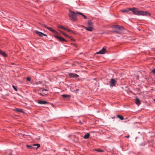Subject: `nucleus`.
<instances>
[{
    "label": "nucleus",
    "instance_id": "nucleus-12",
    "mask_svg": "<svg viewBox=\"0 0 155 155\" xmlns=\"http://www.w3.org/2000/svg\"><path fill=\"white\" fill-rule=\"evenodd\" d=\"M113 28L117 29H120L121 28H123V27L118 25H115L113 26Z\"/></svg>",
    "mask_w": 155,
    "mask_h": 155
},
{
    "label": "nucleus",
    "instance_id": "nucleus-4",
    "mask_svg": "<svg viewBox=\"0 0 155 155\" xmlns=\"http://www.w3.org/2000/svg\"><path fill=\"white\" fill-rule=\"evenodd\" d=\"M110 87H113L115 86L117 83V81L114 79L111 78L110 82Z\"/></svg>",
    "mask_w": 155,
    "mask_h": 155
},
{
    "label": "nucleus",
    "instance_id": "nucleus-29",
    "mask_svg": "<svg viewBox=\"0 0 155 155\" xmlns=\"http://www.w3.org/2000/svg\"><path fill=\"white\" fill-rule=\"evenodd\" d=\"M27 80L28 81H30L31 80V78L30 77H27L26 78Z\"/></svg>",
    "mask_w": 155,
    "mask_h": 155
},
{
    "label": "nucleus",
    "instance_id": "nucleus-31",
    "mask_svg": "<svg viewBox=\"0 0 155 155\" xmlns=\"http://www.w3.org/2000/svg\"><path fill=\"white\" fill-rule=\"evenodd\" d=\"M71 33L73 34H76V33L75 32V31H73L72 30V31L71 32Z\"/></svg>",
    "mask_w": 155,
    "mask_h": 155
},
{
    "label": "nucleus",
    "instance_id": "nucleus-16",
    "mask_svg": "<svg viewBox=\"0 0 155 155\" xmlns=\"http://www.w3.org/2000/svg\"><path fill=\"white\" fill-rule=\"evenodd\" d=\"M85 29L87 31H92L93 30V27H88L87 28H86Z\"/></svg>",
    "mask_w": 155,
    "mask_h": 155
},
{
    "label": "nucleus",
    "instance_id": "nucleus-8",
    "mask_svg": "<svg viewBox=\"0 0 155 155\" xmlns=\"http://www.w3.org/2000/svg\"><path fill=\"white\" fill-rule=\"evenodd\" d=\"M48 90L45 89H42V92L40 94L42 96H46L48 94Z\"/></svg>",
    "mask_w": 155,
    "mask_h": 155
},
{
    "label": "nucleus",
    "instance_id": "nucleus-14",
    "mask_svg": "<svg viewBox=\"0 0 155 155\" xmlns=\"http://www.w3.org/2000/svg\"><path fill=\"white\" fill-rule=\"evenodd\" d=\"M87 25L88 27H93V23L91 20L88 21L87 22Z\"/></svg>",
    "mask_w": 155,
    "mask_h": 155
},
{
    "label": "nucleus",
    "instance_id": "nucleus-6",
    "mask_svg": "<svg viewBox=\"0 0 155 155\" xmlns=\"http://www.w3.org/2000/svg\"><path fill=\"white\" fill-rule=\"evenodd\" d=\"M35 34H38V36L40 37H43L44 36H46V37H47V36L46 35L43 33L39 32L37 30H35Z\"/></svg>",
    "mask_w": 155,
    "mask_h": 155
},
{
    "label": "nucleus",
    "instance_id": "nucleus-36",
    "mask_svg": "<svg viewBox=\"0 0 155 155\" xmlns=\"http://www.w3.org/2000/svg\"><path fill=\"white\" fill-rule=\"evenodd\" d=\"M10 155H12V154H10Z\"/></svg>",
    "mask_w": 155,
    "mask_h": 155
},
{
    "label": "nucleus",
    "instance_id": "nucleus-7",
    "mask_svg": "<svg viewBox=\"0 0 155 155\" xmlns=\"http://www.w3.org/2000/svg\"><path fill=\"white\" fill-rule=\"evenodd\" d=\"M54 36L55 38L58 39L59 41L67 42V41L62 37H61L56 35H54Z\"/></svg>",
    "mask_w": 155,
    "mask_h": 155
},
{
    "label": "nucleus",
    "instance_id": "nucleus-20",
    "mask_svg": "<svg viewBox=\"0 0 155 155\" xmlns=\"http://www.w3.org/2000/svg\"><path fill=\"white\" fill-rule=\"evenodd\" d=\"M90 136V134L88 133L86 134L84 137V139H87L89 138Z\"/></svg>",
    "mask_w": 155,
    "mask_h": 155
},
{
    "label": "nucleus",
    "instance_id": "nucleus-26",
    "mask_svg": "<svg viewBox=\"0 0 155 155\" xmlns=\"http://www.w3.org/2000/svg\"><path fill=\"white\" fill-rule=\"evenodd\" d=\"M66 29H65V30L67 31L68 32H71V31H72V30L71 29L67 28H66Z\"/></svg>",
    "mask_w": 155,
    "mask_h": 155
},
{
    "label": "nucleus",
    "instance_id": "nucleus-35",
    "mask_svg": "<svg viewBox=\"0 0 155 155\" xmlns=\"http://www.w3.org/2000/svg\"><path fill=\"white\" fill-rule=\"evenodd\" d=\"M153 100L155 102V99H154Z\"/></svg>",
    "mask_w": 155,
    "mask_h": 155
},
{
    "label": "nucleus",
    "instance_id": "nucleus-32",
    "mask_svg": "<svg viewBox=\"0 0 155 155\" xmlns=\"http://www.w3.org/2000/svg\"><path fill=\"white\" fill-rule=\"evenodd\" d=\"M126 137L127 138H128L129 137V135H127V136H126Z\"/></svg>",
    "mask_w": 155,
    "mask_h": 155
},
{
    "label": "nucleus",
    "instance_id": "nucleus-28",
    "mask_svg": "<svg viewBox=\"0 0 155 155\" xmlns=\"http://www.w3.org/2000/svg\"><path fill=\"white\" fill-rule=\"evenodd\" d=\"M62 97H70V96L69 95H67L66 94H63L62 95Z\"/></svg>",
    "mask_w": 155,
    "mask_h": 155
},
{
    "label": "nucleus",
    "instance_id": "nucleus-19",
    "mask_svg": "<svg viewBox=\"0 0 155 155\" xmlns=\"http://www.w3.org/2000/svg\"><path fill=\"white\" fill-rule=\"evenodd\" d=\"M77 14L82 15L84 18L85 19H86L87 18V17L81 13L80 12H77Z\"/></svg>",
    "mask_w": 155,
    "mask_h": 155
},
{
    "label": "nucleus",
    "instance_id": "nucleus-21",
    "mask_svg": "<svg viewBox=\"0 0 155 155\" xmlns=\"http://www.w3.org/2000/svg\"><path fill=\"white\" fill-rule=\"evenodd\" d=\"M0 54L2 55L3 57H6L7 56V54L4 52L2 51L1 53Z\"/></svg>",
    "mask_w": 155,
    "mask_h": 155
},
{
    "label": "nucleus",
    "instance_id": "nucleus-25",
    "mask_svg": "<svg viewBox=\"0 0 155 155\" xmlns=\"http://www.w3.org/2000/svg\"><path fill=\"white\" fill-rule=\"evenodd\" d=\"M12 87L14 90H15L16 91H17V86H15L14 85H12Z\"/></svg>",
    "mask_w": 155,
    "mask_h": 155
},
{
    "label": "nucleus",
    "instance_id": "nucleus-33",
    "mask_svg": "<svg viewBox=\"0 0 155 155\" xmlns=\"http://www.w3.org/2000/svg\"><path fill=\"white\" fill-rule=\"evenodd\" d=\"M79 90V89H76V90L75 91H78Z\"/></svg>",
    "mask_w": 155,
    "mask_h": 155
},
{
    "label": "nucleus",
    "instance_id": "nucleus-15",
    "mask_svg": "<svg viewBox=\"0 0 155 155\" xmlns=\"http://www.w3.org/2000/svg\"><path fill=\"white\" fill-rule=\"evenodd\" d=\"M135 103L137 105L139 106L140 104V101L138 98H137L136 99Z\"/></svg>",
    "mask_w": 155,
    "mask_h": 155
},
{
    "label": "nucleus",
    "instance_id": "nucleus-3",
    "mask_svg": "<svg viewBox=\"0 0 155 155\" xmlns=\"http://www.w3.org/2000/svg\"><path fill=\"white\" fill-rule=\"evenodd\" d=\"M42 25L44 27L48 29V30L51 31L52 33L54 34H58V33L57 31L51 28L50 27H48L45 24H43Z\"/></svg>",
    "mask_w": 155,
    "mask_h": 155
},
{
    "label": "nucleus",
    "instance_id": "nucleus-2",
    "mask_svg": "<svg viewBox=\"0 0 155 155\" xmlns=\"http://www.w3.org/2000/svg\"><path fill=\"white\" fill-rule=\"evenodd\" d=\"M69 12L70 13H68V16L70 19L74 21H76L77 20L76 16L78 14H77V12L76 13L71 10H69Z\"/></svg>",
    "mask_w": 155,
    "mask_h": 155
},
{
    "label": "nucleus",
    "instance_id": "nucleus-24",
    "mask_svg": "<svg viewBox=\"0 0 155 155\" xmlns=\"http://www.w3.org/2000/svg\"><path fill=\"white\" fill-rule=\"evenodd\" d=\"M117 117L121 120H123L124 119V118L122 116L118 115H117Z\"/></svg>",
    "mask_w": 155,
    "mask_h": 155
},
{
    "label": "nucleus",
    "instance_id": "nucleus-9",
    "mask_svg": "<svg viewBox=\"0 0 155 155\" xmlns=\"http://www.w3.org/2000/svg\"><path fill=\"white\" fill-rule=\"evenodd\" d=\"M107 52V50L106 48L103 47L102 49L98 52L96 53V54H105Z\"/></svg>",
    "mask_w": 155,
    "mask_h": 155
},
{
    "label": "nucleus",
    "instance_id": "nucleus-5",
    "mask_svg": "<svg viewBox=\"0 0 155 155\" xmlns=\"http://www.w3.org/2000/svg\"><path fill=\"white\" fill-rule=\"evenodd\" d=\"M58 30L60 33H62L63 35L66 37L71 39V40H72L74 41H75V40L73 39L71 36H69L68 35L65 33V32L58 29Z\"/></svg>",
    "mask_w": 155,
    "mask_h": 155
},
{
    "label": "nucleus",
    "instance_id": "nucleus-34",
    "mask_svg": "<svg viewBox=\"0 0 155 155\" xmlns=\"http://www.w3.org/2000/svg\"><path fill=\"white\" fill-rule=\"evenodd\" d=\"M2 52V51L0 49V54Z\"/></svg>",
    "mask_w": 155,
    "mask_h": 155
},
{
    "label": "nucleus",
    "instance_id": "nucleus-23",
    "mask_svg": "<svg viewBox=\"0 0 155 155\" xmlns=\"http://www.w3.org/2000/svg\"><path fill=\"white\" fill-rule=\"evenodd\" d=\"M58 27L59 28H61V29H62L64 30L65 29H66V28L64 27L63 26H62L59 25L58 26Z\"/></svg>",
    "mask_w": 155,
    "mask_h": 155
},
{
    "label": "nucleus",
    "instance_id": "nucleus-27",
    "mask_svg": "<svg viewBox=\"0 0 155 155\" xmlns=\"http://www.w3.org/2000/svg\"><path fill=\"white\" fill-rule=\"evenodd\" d=\"M96 151H97L98 152H103V150H101L100 149H98L95 150Z\"/></svg>",
    "mask_w": 155,
    "mask_h": 155
},
{
    "label": "nucleus",
    "instance_id": "nucleus-22",
    "mask_svg": "<svg viewBox=\"0 0 155 155\" xmlns=\"http://www.w3.org/2000/svg\"><path fill=\"white\" fill-rule=\"evenodd\" d=\"M114 32L117 34H120L121 33V31L120 29H117L114 31Z\"/></svg>",
    "mask_w": 155,
    "mask_h": 155
},
{
    "label": "nucleus",
    "instance_id": "nucleus-11",
    "mask_svg": "<svg viewBox=\"0 0 155 155\" xmlns=\"http://www.w3.org/2000/svg\"><path fill=\"white\" fill-rule=\"evenodd\" d=\"M131 8H127L125 9H122L120 11L122 13L128 12L130 11H131Z\"/></svg>",
    "mask_w": 155,
    "mask_h": 155
},
{
    "label": "nucleus",
    "instance_id": "nucleus-1",
    "mask_svg": "<svg viewBox=\"0 0 155 155\" xmlns=\"http://www.w3.org/2000/svg\"><path fill=\"white\" fill-rule=\"evenodd\" d=\"M131 11L134 15H145L147 14L150 15L149 13L147 12L139 10L138 8L133 7L131 8Z\"/></svg>",
    "mask_w": 155,
    "mask_h": 155
},
{
    "label": "nucleus",
    "instance_id": "nucleus-10",
    "mask_svg": "<svg viewBox=\"0 0 155 155\" xmlns=\"http://www.w3.org/2000/svg\"><path fill=\"white\" fill-rule=\"evenodd\" d=\"M69 76L70 78H76L79 76L77 74L74 73H70L69 74Z\"/></svg>",
    "mask_w": 155,
    "mask_h": 155
},
{
    "label": "nucleus",
    "instance_id": "nucleus-17",
    "mask_svg": "<svg viewBox=\"0 0 155 155\" xmlns=\"http://www.w3.org/2000/svg\"><path fill=\"white\" fill-rule=\"evenodd\" d=\"M38 103L41 104H45L48 103V102L46 101H39Z\"/></svg>",
    "mask_w": 155,
    "mask_h": 155
},
{
    "label": "nucleus",
    "instance_id": "nucleus-18",
    "mask_svg": "<svg viewBox=\"0 0 155 155\" xmlns=\"http://www.w3.org/2000/svg\"><path fill=\"white\" fill-rule=\"evenodd\" d=\"M15 110H16V111L17 112H21V113H24V111L22 109H19V108H16Z\"/></svg>",
    "mask_w": 155,
    "mask_h": 155
},
{
    "label": "nucleus",
    "instance_id": "nucleus-30",
    "mask_svg": "<svg viewBox=\"0 0 155 155\" xmlns=\"http://www.w3.org/2000/svg\"><path fill=\"white\" fill-rule=\"evenodd\" d=\"M151 72L153 73V74H155V69H153L152 71Z\"/></svg>",
    "mask_w": 155,
    "mask_h": 155
},
{
    "label": "nucleus",
    "instance_id": "nucleus-13",
    "mask_svg": "<svg viewBox=\"0 0 155 155\" xmlns=\"http://www.w3.org/2000/svg\"><path fill=\"white\" fill-rule=\"evenodd\" d=\"M37 146V148H36V149H37L39 147H40V145L39 144H34L33 145V146H29L28 145H27V147H28L29 149H30L31 148H35L34 147H33V146Z\"/></svg>",
    "mask_w": 155,
    "mask_h": 155
}]
</instances>
